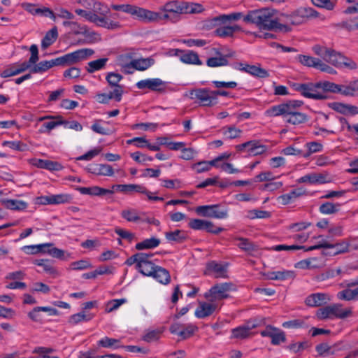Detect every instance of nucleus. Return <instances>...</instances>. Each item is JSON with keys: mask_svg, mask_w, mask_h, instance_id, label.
<instances>
[{"mask_svg": "<svg viewBox=\"0 0 358 358\" xmlns=\"http://www.w3.org/2000/svg\"><path fill=\"white\" fill-rule=\"evenodd\" d=\"M243 21L256 24L260 29L288 31L287 26L278 22L273 18V12L268 8L249 10Z\"/></svg>", "mask_w": 358, "mask_h": 358, "instance_id": "1", "label": "nucleus"}, {"mask_svg": "<svg viewBox=\"0 0 358 358\" xmlns=\"http://www.w3.org/2000/svg\"><path fill=\"white\" fill-rule=\"evenodd\" d=\"M292 88L300 94L308 99L314 100H325L329 99V96L322 93L319 82L317 83H294L292 85Z\"/></svg>", "mask_w": 358, "mask_h": 358, "instance_id": "2", "label": "nucleus"}, {"mask_svg": "<svg viewBox=\"0 0 358 358\" xmlns=\"http://www.w3.org/2000/svg\"><path fill=\"white\" fill-rule=\"evenodd\" d=\"M94 51L90 48H82L73 52L55 58L56 66H71L83 61L94 55Z\"/></svg>", "mask_w": 358, "mask_h": 358, "instance_id": "3", "label": "nucleus"}, {"mask_svg": "<svg viewBox=\"0 0 358 358\" xmlns=\"http://www.w3.org/2000/svg\"><path fill=\"white\" fill-rule=\"evenodd\" d=\"M196 213L203 217L215 219H225L228 217V209L220 204L199 206Z\"/></svg>", "mask_w": 358, "mask_h": 358, "instance_id": "4", "label": "nucleus"}, {"mask_svg": "<svg viewBox=\"0 0 358 358\" xmlns=\"http://www.w3.org/2000/svg\"><path fill=\"white\" fill-rule=\"evenodd\" d=\"M231 282L217 283L204 294V297L210 302L222 300L229 297L228 292L232 289Z\"/></svg>", "mask_w": 358, "mask_h": 358, "instance_id": "5", "label": "nucleus"}, {"mask_svg": "<svg viewBox=\"0 0 358 358\" xmlns=\"http://www.w3.org/2000/svg\"><path fill=\"white\" fill-rule=\"evenodd\" d=\"M189 96L201 106L210 107L215 106V98L209 88H196L189 91Z\"/></svg>", "mask_w": 358, "mask_h": 358, "instance_id": "6", "label": "nucleus"}, {"mask_svg": "<svg viewBox=\"0 0 358 358\" xmlns=\"http://www.w3.org/2000/svg\"><path fill=\"white\" fill-rule=\"evenodd\" d=\"M318 12L310 7H301L289 16V21L292 24L299 25L307 20L318 17Z\"/></svg>", "mask_w": 358, "mask_h": 358, "instance_id": "7", "label": "nucleus"}, {"mask_svg": "<svg viewBox=\"0 0 358 358\" xmlns=\"http://www.w3.org/2000/svg\"><path fill=\"white\" fill-rule=\"evenodd\" d=\"M162 20H170L173 22L178 21L176 17L170 13L163 11L155 12L145 8L143 9L141 21L145 23L158 22Z\"/></svg>", "mask_w": 358, "mask_h": 358, "instance_id": "8", "label": "nucleus"}, {"mask_svg": "<svg viewBox=\"0 0 358 358\" xmlns=\"http://www.w3.org/2000/svg\"><path fill=\"white\" fill-rule=\"evenodd\" d=\"M173 55L180 58V61L185 64L201 65L199 55L192 50H182L180 49H173L171 50Z\"/></svg>", "mask_w": 358, "mask_h": 358, "instance_id": "9", "label": "nucleus"}, {"mask_svg": "<svg viewBox=\"0 0 358 358\" xmlns=\"http://www.w3.org/2000/svg\"><path fill=\"white\" fill-rule=\"evenodd\" d=\"M185 8H187L185 1H170L159 7V10L165 13H170L174 17L179 20V15L185 14Z\"/></svg>", "mask_w": 358, "mask_h": 358, "instance_id": "10", "label": "nucleus"}, {"mask_svg": "<svg viewBox=\"0 0 358 358\" xmlns=\"http://www.w3.org/2000/svg\"><path fill=\"white\" fill-rule=\"evenodd\" d=\"M234 68L259 78H265L269 76L268 72L266 69L261 68L259 65H250L240 62L236 63Z\"/></svg>", "mask_w": 358, "mask_h": 358, "instance_id": "11", "label": "nucleus"}, {"mask_svg": "<svg viewBox=\"0 0 358 358\" xmlns=\"http://www.w3.org/2000/svg\"><path fill=\"white\" fill-rule=\"evenodd\" d=\"M166 83L159 78H152L140 80L136 83L138 89L148 88L152 91L164 92L165 90Z\"/></svg>", "mask_w": 358, "mask_h": 358, "instance_id": "12", "label": "nucleus"}, {"mask_svg": "<svg viewBox=\"0 0 358 358\" xmlns=\"http://www.w3.org/2000/svg\"><path fill=\"white\" fill-rule=\"evenodd\" d=\"M111 8L130 14L134 19L141 21L143 8L131 4H112Z\"/></svg>", "mask_w": 358, "mask_h": 358, "instance_id": "13", "label": "nucleus"}, {"mask_svg": "<svg viewBox=\"0 0 358 358\" xmlns=\"http://www.w3.org/2000/svg\"><path fill=\"white\" fill-rule=\"evenodd\" d=\"M31 163L34 166L46 169L50 171H58L63 169L64 166L58 162L42 159H32Z\"/></svg>", "mask_w": 358, "mask_h": 358, "instance_id": "14", "label": "nucleus"}, {"mask_svg": "<svg viewBox=\"0 0 358 358\" xmlns=\"http://www.w3.org/2000/svg\"><path fill=\"white\" fill-rule=\"evenodd\" d=\"M306 191L301 187L296 188L287 194H282L277 198V200L282 205H287L294 202L299 197L306 195Z\"/></svg>", "mask_w": 358, "mask_h": 358, "instance_id": "15", "label": "nucleus"}, {"mask_svg": "<svg viewBox=\"0 0 358 358\" xmlns=\"http://www.w3.org/2000/svg\"><path fill=\"white\" fill-rule=\"evenodd\" d=\"M217 308V305L215 303L199 301L194 314L197 318H205L211 315Z\"/></svg>", "mask_w": 358, "mask_h": 358, "instance_id": "16", "label": "nucleus"}, {"mask_svg": "<svg viewBox=\"0 0 358 358\" xmlns=\"http://www.w3.org/2000/svg\"><path fill=\"white\" fill-rule=\"evenodd\" d=\"M330 300L328 294L324 293L311 294L306 299L305 303L310 307L322 306Z\"/></svg>", "mask_w": 358, "mask_h": 358, "instance_id": "17", "label": "nucleus"}, {"mask_svg": "<svg viewBox=\"0 0 358 358\" xmlns=\"http://www.w3.org/2000/svg\"><path fill=\"white\" fill-rule=\"evenodd\" d=\"M113 190V193L115 191L121 192L124 193H129L132 191L138 193H148L147 188L142 185H136V184H124V185H113L111 187Z\"/></svg>", "mask_w": 358, "mask_h": 358, "instance_id": "18", "label": "nucleus"}, {"mask_svg": "<svg viewBox=\"0 0 358 358\" xmlns=\"http://www.w3.org/2000/svg\"><path fill=\"white\" fill-rule=\"evenodd\" d=\"M234 241H238V243L236 244V245L241 249V250L251 254L253 252H255L258 250L257 245L250 241L249 238H243L241 236H235L233 238Z\"/></svg>", "mask_w": 358, "mask_h": 358, "instance_id": "19", "label": "nucleus"}, {"mask_svg": "<svg viewBox=\"0 0 358 358\" xmlns=\"http://www.w3.org/2000/svg\"><path fill=\"white\" fill-rule=\"evenodd\" d=\"M88 172L97 176H111L114 173L113 167L109 164H94L87 168Z\"/></svg>", "mask_w": 358, "mask_h": 358, "instance_id": "20", "label": "nucleus"}, {"mask_svg": "<svg viewBox=\"0 0 358 358\" xmlns=\"http://www.w3.org/2000/svg\"><path fill=\"white\" fill-rule=\"evenodd\" d=\"M155 63V59L148 57V58H141L138 59L131 60L129 64H127V67L134 68V69L138 71H145L148 69L149 67L152 66Z\"/></svg>", "mask_w": 358, "mask_h": 358, "instance_id": "21", "label": "nucleus"}, {"mask_svg": "<svg viewBox=\"0 0 358 358\" xmlns=\"http://www.w3.org/2000/svg\"><path fill=\"white\" fill-rule=\"evenodd\" d=\"M241 30V27L237 24L232 26H222L216 28L214 30L213 34L215 36L221 38L233 37L235 32Z\"/></svg>", "mask_w": 358, "mask_h": 358, "instance_id": "22", "label": "nucleus"}, {"mask_svg": "<svg viewBox=\"0 0 358 358\" xmlns=\"http://www.w3.org/2000/svg\"><path fill=\"white\" fill-rule=\"evenodd\" d=\"M96 99L100 103H108L110 99H115L117 102H120L122 99L121 90L118 89H114L108 94H97L96 96Z\"/></svg>", "mask_w": 358, "mask_h": 358, "instance_id": "23", "label": "nucleus"}, {"mask_svg": "<svg viewBox=\"0 0 358 358\" xmlns=\"http://www.w3.org/2000/svg\"><path fill=\"white\" fill-rule=\"evenodd\" d=\"M217 57H210L206 61V64L209 67H219L227 66L229 64V61L226 57H222L221 52L219 49H213Z\"/></svg>", "mask_w": 358, "mask_h": 358, "instance_id": "24", "label": "nucleus"}, {"mask_svg": "<svg viewBox=\"0 0 358 358\" xmlns=\"http://www.w3.org/2000/svg\"><path fill=\"white\" fill-rule=\"evenodd\" d=\"M151 277H153L163 285H167L171 281V275L169 271L159 266H156L153 275Z\"/></svg>", "mask_w": 358, "mask_h": 358, "instance_id": "25", "label": "nucleus"}, {"mask_svg": "<svg viewBox=\"0 0 358 358\" xmlns=\"http://www.w3.org/2000/svg\"><path fill=\"white\" fill-rule=\"evenodd\" d=\"M165 237L169 242L177 243H182L187 238L186 232L180 229L166 232Z\"/></svg>", "mask_w": 358, "mask_h": 358, "instance_id": "26", "label": "nucleus"}, {"mask_svg": "<svg viewBox=\"0 0 358 358\" xmlns=\"http://www.w3.org/2000/svg\"><path fill=\"white\" fill-rule=\"evenodd\" d=\"M95 23L97 26L103 27L108 29H116L120 27V24L119 22H115L113 20H110L106 15H98L96 17Z\"/></svg>", "mask_w": 358, "mask_h": 358, "instance_id": "27", "label": "nucleus"}, {"mask_svg": "<svg viewBox=\"0 0 358 358\" xmlns=\"http://www.w3.org/2000/svg\"><path fill=\"white\" fill-rule=\"evenodd\" d=\"M1 202L6 208L13 210H23L28 206L27 203L22 200L6 199L1 200Z\"/></svg>", "mask_w": 358, "mask_h": 358, "instance_id": "28", "label": "nucleus"}, {"mask_svg": "<svg viewBox=\"0 0 358 358\" xmlns=\"http://www.w3.org/2000/svg\"><path fill=\"white\" fill-rule=\"evenodd\" d=\"M34 65L31 68L30 72L32 73H41L53 66H56L55 59H51L49 61H41L38 64H34Z\"/></svg>", "mask_w": 358, "mask_h": 358, "instance_id": "29", "label": "nucleus"}, {"mask_svg": "<svg viewBox=\"0 0 358 358\" xmlns=\"http://www.w3.org/2000/svg\"><path fill=\"white\" fill-rule=\"evenodd\" d=\"M122 78L123 76L122 75L115 72L108 73L106 77V80L110 87H114V89H118L121 90V96H122L124 90L123 86L119 85V83Z\"/></svg>", "mask_w": 358, "mask_h": 358, "instance_id": "30", "label": "nucleus"}, {"mask_svg": "<svg viewBox=\"0 0 358 358\" xmlns=\"http://www.w3.org/2000/svg\"><path fill=\"white\" fill-rule=\"evenodd\" d=\"M98 345L104 348L118 349L123 348L124 345H121L119 339L109 338L105 336L98 341Z\"/></svg>", "mask_w": 358, "mask_h": 358, "instance_id": "31", "label": "nucleus"}, {"mask_svg": "<svg viewBox=\"0 0 358 358\" xmlns=\"http://www.w3.org/2000/svg\"><path fill=\"white\" fill-rule=\"evenodd\" d=\"M344 57V55L339 52H336V50L329 48V52L325 57L324 61L327 63L331 64L336 68H339L341 66V62L342 61V58Z\"/></svg>", "mask_w": 358, "mask_h": 358, "instance_id": "32", "label": "nucleus"}, {"mask_svg": "<svg viewBox=\"0 0 358 358\" xmlns=\"http://www.w3.org/2000/svg\"><path fill=\"white\" fill-rule=\"evenodd\" d=\"M58 37V31L56 26L53 27L48 31L41 41V47L43 49H46L50 46Z\"/></svg>", "mask_w": 358, "mask_h": 358, "instance_id": "33", "label": "nucleus"}, {"mask_svg": "<svg viewBox=\"0 0 358 358\" xmlns=\"http://www.w3.org/2000/svg\"><path fill=\"white\" fill-rule=\"evenodd\" d=\"M324 243L329 245V247H324V248L334 249L335 250L333 252L334 255L343 254L348 252L349 251L350 244L346 241H341V242L336 243H329L327 241H324Z\"/></svg>", "mask_w": 358, "mask_h": 358, "instance_id": "34", "label": "nucleus"}, {"mask_svg": "<svg viewBox=\"0 0 358 358\" xmlns=\"http://www.w3.org/2000/svg\"><path fill=\"white\" fill-rule=\"evenodd\" d=\"M160 244V240L155 237L146 238L141 242L136 244L135 248L138 250H143L147 249H153L157 248Z\"/></svg>", "mask_w": 358, "mask_h": 358, "instance_id": "35", "label": "nucleus"}, {"mask_svg": "<svg viewBox=\"0 0 358 358\" xmlns=\"http://www.w3.org/2000/svg\"><path fill=\"white\" fill-rule=\"evenodd\" d=\"M341 206V204L339 203L327 201L320 205L319 211L324 215L335 214L340 210Z\"/></svg>", "mask_w": 358, "mask_h": 358, "instance_id": "36", "label": "nucleus"}, {"mask_svg": "<svg viewBox=\"0 0 358 358\" xmlns=\"http://www.w3.org/2000/svg\"><path fill=\"white\" fill-rule=\"evenodd\" d=\"M33 263L37 266H42L43 271L50 275H55L57 274V269L52 266V262L50 259H35Z\"/></svg>", "mask_w": 358, "mask_h": 358, "instance_id": "37", "label": "nucleus"}, {"mask_svg": "<svg viewBox=\"0 0 358 358\" xmlns=\"http://www.w3.org/2000/svg\"><path fill=\"white\" fill-rule=\"evenodd\" d=\"M241 17V13H234L229 15H220L219 16H217L214 17L212 20V22H214V25L216 24H224L228 21L231 20H238Z\"/></svg>", "mask_w": 358, "mask_h": 358, "instance_id": "38", "label": "nucleus"}, {"mask_svg": "<svg viewBox=\"0 0 358 358\" xmlns=\"http://www.w3.org/2000/svg\"><path fill=\"white\" fill-rule=\"evenodd\" d=\"M331 307L333 317L344 319L352 315L351 308L343 309L341 303L333 304Z\"/></svg>", "mask_w": 358, "mask_h": 358, "instance_id": "39", "label": "nucleus"}, {"mask_svg": "<svg viewBox=\"0 0 358 358\" xmlns=\"http://www.w3.org/2000/svg\"><path fill=\"white\" fill-rule=\"evenodd\" d=\"M297 59L303 66L317 69L321 59L308 55H299Z\"/></svg>", "mask_w": 358, "mask_h": 358, "instance_id": "40", "label": "nucleus"}, {"mask_svg": "<svg viewBox=\"0 0 358 358\" xmlns=\"http://www.w3.org/2000/svg\"><path fill=\"white\" fill-rule=\"evenodd\" d=\"M108 61V58H101L91 61L87 64L88 66L86 68V70L88 73H92L94 71L103 69L106 66Z\"/></svg>", "mask_w": 358, "mask_h": 358, "instance_id": "41", "label": "nucleus"}, {"mask_svg": "<svg viewBox=\"0 0 358 358\" xmlns=\"http://www.w3.org/2000/svg\"><path fill=\"white\" fill-rule=\"evenodd\" d=\"M320 91L327 94V92L337 93L341 91V85L329 81H319Z\"/></svg>", "mask_w": 358, "mask_h": 358, "instance_id": "42", "label": "nucleus"}, {"mask_svg": "<svg viewBox=\"0 0 358 358\" xmlns=\"http://www.w3.org/2000/svg\"><path fill=\"white\" fill-rule=\"evenodd\" d=\"M310 344L308 341H304L302 342L297 343H292L285 346V348L294 353H301L303 350L309 348L310 347Z\"/></svg>", "mask_w": 358, "mask_h": 358, "instance_id": "43", "label": "nucleus"}, {"mask_svg": "<svg viewBox=\"0 0 358 358\" xmlns=\"http://www.w3.org/2000/svg\"><path fill=\"white\" fill-rule=\"evenodd\" d=\"M307 120V115L300 112H295L286 117V122L294 125L304 123Z\"/></svg>", "mask_w": 358, "mask_h": 358, "instance_id": "44", "label": "nucleus"}, {"mask_svg": "<svg viewBox=\"0 0 358 358\" xmlns=\"http://www.w3.org/2000/svg\"><path fill=\"white\" fill-rule=\"evenodd\" d=\"M282 103L285 106V110H286L285 114L287 117L296 112V110L303 104V101L300 100H289Z\"/></svg>", "mask_w": 358, "mask_h": 358, "instance_id": "45", "label": "nucleus"}, {"mask_svg": "<svg viewBox=\"0 0 358 358\" xmlns=\"http://www.w3.org/2000/svg\"><path fill=\"white\" fill-rule=\"evenodd\" d=\"M285 111V106L282 103L280 104L271 106L266 110L265 114L268 117H277L282 115L286 119Z\"/></svg>", "mask_w": 358, "mask_h": 358, "instance_id": "46", "label": "nucleus"}, {"mask_svg": "<svg viewBox=\"0 0 358 358\" xmlns=\"http://www.w3.org/2000/svg\"><path fill=\"white\" fill-rule=\"evenodd\" d=\"M266 150V145L261 144L259 141L252 140V146L248 149V153L250 155L256 156L264 153Z\"/></svg>", "mask_w": 358, "mask_h": 358, "instance_id": "47", "label": "nucleus"}, {"mask_svg": "<svg viewBox=\"0 0 358 358\" xmlns=\"http://www.w3.org/2000/svg\"><path fill=\"white\" fill-rule=\"evenodd\" d=\"M93 317V315L92 314H85L83 311L72 315L69 319V323L75 325L78 324L80 322L85 321L88 322L91 320Z\"/></svg>", "mask_w": 358, "mask_h": 358, "instance_id": "48", "label": "nucleus"}, {"mask_svg": "<svg viewBox=\"0 0 358 358\" xmlns=\"http://www.w3.org/2000/svg\"><path fill=\"white\" fill-rule=\"evenodd\" d=\"M53 119L55 120L43 123L42 128H44V129H41V132L50 133L52 129H55L57 126L62 125L63 123L62 117L61 115L54 116Z\"/></svg>", "mask_w": 358, "mask_h": 358, "instance_id": "49", "label": "nucleus"}, {"mask_svg": "<svg viewBox=\"0 0 358 358\" xmlns=\"http://www.w3.org/2000/svg\"><path fill=\"white\" fill-rule=\"evenodd\" d=\"M52 205H58L62 203H71L73 196L69 194H51Z\"/></svg>", "mask_w": 358, "mask_h": 358, "instance_id": "50", "label": "nucleus"}, {"mask_svg": "<svg viewBox=\"0 0 358 358\" xmlns=\"http://www.w3.org/2000/svg\"><path fill=\"white\" fill-rule=\"evenodd\" d=\"M121 215L128 222H136L141 220L138 215L137 210L133 208L122 210Z\"/></svg>", "mask_w": 358, "mask_h": 358, "instance_id": "51", "label": "nucleus"}, {"mask_svg": "<svg viewBox=\"0 0 358 358\" xmlns=\"http://www.w3.org/2000/svg\"><path fill=\"white\" fill-rule=\"evenodd\" d=\"M156 266L157 265H155L152 262L141 263V267H138L137 270L143 275L152 276L155 270Z\"/></svg>", "mask_w": 358, "mask_h": 358, "instance_id": "52", "label": "nucleus"}, {"mask_svg": "<svg viewBox=\"0 0 358 358\" xmlns=\"http://www.w3.org/2000/svg\"><path fill=\"white\" fill-rule=\"evenodd\" d=\"M337 298L340 300L351 301L357 299L358 296L355 289H345L338 292Z\"/></svg>", "mask_w": 358, "mask_h": 358, "instance_id": "53", "label": "nucleus"}, {"mask_svg": "<svg viewBox=\"0 0 358 358\" xmlns=\"http://www.w3.org/2000/svg\"><path fill=\"white\" fill-rule=\"evenodd\" d=\"M250 327L245 326H240L232 329V337L236 338L243 339L247 338L250 335Z\"/></svg>", "mask_w": 358, "mask_h": 358, "instance_id": "54", "label": "nucleus"}, {"mask_svg": "<svg viewBox=\"0 0 358 358\" xmlns=\"http://www.w3.org/2000/svg\"><path fill=\"white\" fill-rule=\"evenodd\" d=\"M316 317L318 320H324L327 319H332V307L331 306H327L323 308L317 309L316 312Z\"/></svg>", "mask_w": 358, "mask_h": 358, "instance_id": "55", "label": "nucleus"}, {"mask_svg": "<svg viewBox=\"0 0 358 358\" xmlns=\"http://www.w3.org/2000/svg\"><path fill=\"white\" fill-rule=\"evenodd\" d=\"M306 146L308 148V151L306 153L303 154V157L305 158H308L313 153L318 152L322 150V145L318 142L313 141L310 143H307Z\"/></svg>", "mask_w": 358, "mask_h": 358, "instance_id": "56", "label": "nucleus"}, {"mask_svg": "<svg viewBox=\"0 0 358 358\" xmlns=\"http://www.w3.org/2000/svg\"><path fill=\"white\" fill-rule=\"evenodd\" d=\"M127 302L126 299H112L107 302L106 312L110 313L117 309L121 305Z\"/></svg>", "mask_w": 358, "mask_h": 358, "instance_id": "57", "label": "nucleus"}, {"mask_svg": "<svg viewBox=\"0 0 358 358\" xmlns=\"http://www.w3.org/2000/svg\"><path fill=\"white\" fill-rule=\"evenodd\" d=\"M341 85V91L337 93H340L345 96H353L357 92L355 81H352L348 85Z\"/></svg>", "mask_w": 358, "mask_h": 358, "instance_id": "58", "label": "nucleus"}, {"mask_svg": "<svg viewBox=\"0 0 358 358\" xmlns=\"http://www.w3.org/2000/svg\"><path fill=\"white\" fill-rule=\"evenodd\" d=\"M275 178L273 173L271 171H264L261 172L258 175H257L253 179L252 181L255 182H269L272 181Z\"/></svg>", "mask_w": 358, "mask_h": 358, "instance_id": "59", "label": "nucleus"}, {"mask_svg": "<svg viewBox=\"0 0 358 358\" xmlns=\"http://www.w3.org/2000/svg\"><path fill=\"white\" fill-rule=\"evenodd\" d=\"M197 329H198V328L196 326L192 324H189L187 325V327L185 328H183V329L182 328L181 331L180 332L179 336L182 339H184V340L189 338L194 335V332Z\"/></svg>", "mask_w": 358, "mask_h": 358, "instance_id": "60", "label": "nucleus"}, {"mask_svg": "<svg viewBox=\"0 0 358 358\" xmlns=\"http://www.w3.org/2000/svg\"><path fill=\"white\" fill-rule=\"evenodd\" d=\"M3 146H8L10 148L17 151H25L27 149V144L21 141H3Z\"/></svg>", "mask_w": 358, "mask_h": 358, "instance_id": "61", "label": "nucleus"}, {"mask_svg": "<svg viewBox=\"0 0 358 358\" xmlns=\"http://www.w3.org/2000/svg\"><path fill=\"white\" fill-rule=\"evenodd\" d=\"M162 334V331L159 329H153L148 331L143 337V341L148 343H151L157 341Z\"/></svg>", "mask_w": 358, "mask_h": 358, "instance_id": "62", "label": "nucleus"}, {"mask_svg": "<svg viewBox=\"0 0 358 358\" xmlns=\"http://www.w3.org/2000/svg\"><path fill=\"white\" fill-rule=\"evenodd\" d=\"M338 69H346L348 70H355L357 69V63L350 57L344 55L341 62V66Z\"/></svg>", "mask_w": 358, "mask_h": 358, "instance_id": "63", "label": "nucleus"}, {"mask_svg": "<svg viewBox=\"0 0 358 358\" xmlns=\"http://www.w3.org/2000/svg\"><path fill=\"white\" fill-rule=\"evenodd\" d=\"M206 268L208 271H212L217 274H222L226 272V268L221 264L215 261H211L207 264Z\"/></svg>", "mask_w": 358, "mask_h": 358, "instance_id": "64", "label": "nucleus"}]
</instances>
